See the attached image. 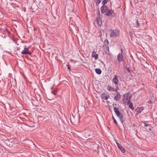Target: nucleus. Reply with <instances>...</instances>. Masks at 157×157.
<instances>
[{
    "label": "nucleus",
    "instance_id": "f257e3e1",
    "mask_svg": "<svg viewBox=\"0 0 157 157\" xmlns=\"http://www.w3.org/2000/svg\"><path fill=\"white\" fill-rule=\"evenodd\" d=\"M124 98L123 101L124 104H128L130 102V99L131 96L130 95L129 93H126L123 95Z\"/></svg>",
    "mask_w": 157,
    "mask_h": 157
},
{
    "label": "nucleus",
    "instance_id": "f03ea898",
    "mask_svg": "<svg viewBox=\"0 0 157 157\" xmlns=\"http://www.w3.org/2000/svg\"><path fill=\"white\" fill-rule=\"evenodd\" d=\"M110 36V37H117L119 36L120 32L118 30H112L109 31Z\"/></svg>",
    "mask_w": 157,
    "mask_h": 157
},
{
    "label": "nucleus",
    "instance_id": "7ed1b4c3",
    "mask_svg": "<svg viewBox=\"0 0 157 157\" xmlns=\"http://www.w3.org/2000/svg\"><path fill=\"white\" fill-rule=\"evenodd\" d=\"M101 12L102 13L105 14L109 10L108 7L107 6H102L101 8Z\"/></svg>",
    "mask_w": 157,
    "mask_h": 157
},
{
    "label": "nucleus",
    "instance_id": "20e7f679",
    "mask_svg": "<svg viewBox=\"0 0 157 157\" xmlns=\"http://www.w3.org/2000/svg\"><path fill=\"white\" fill-rule=\"evenodd\" d=\"M117 59L120 62L124 60V57L122 53H119L117 56Z\"/></svg>",
    "mask_w": 157,
    "mask_h": 157
},
{
    "label": "nucleus",
    "instance_id": "39448f33",
    "mask_svg": "<svg viewBox=\"0 0 157 157\" xmlns=\"http://www.w3.org/2000/svg\"><path fill=\"white\" fill-rule=\"evenodd\" d=\"M114 11L111 10H109L105 13V14L109 17H112L113 16L114 13Z\"/></svg>",
    "mask_w": 157,
    "mask_h": 157
},
{
    "label": "nucleus",
    "instance_id": "423d86ee",
    "mask_svg": "<svg viewBox=\"0 0 157 157\" xmlns=\"http://www.w3.org/2000/svg\"><path fill=\"white\" fill-rule=\"evenodd\" d=\"M104 43L105 46H106V50L107 51H106V53H109V48L108 45L109 44V42L107 39H105L104 41Z\"/></svg>",
    "mask_w": 157,
    "mask_h": 157
},
{
    "label": "nucleus",
    "instance_id": "0eeeda50",
    "mask_svg": "<svg viewBox=\"0 0 157 157\" xmlns=\"http://www.w3.org/2000/svg\"><path fill=\"white\" fill-rule=\"evenodd\" d=\"M112 81L116 85H118L119 81L117 75H115L114 77L113 78Z\"/></svg>",
    "mask_w": 157,
    "mask_h": 157
},
{
    "label": "nucleus",
    "instance_id": "6e6552de",
    "mask_svg": "<svg viewBox=\"0 0 157 157\" xmlns=\"http://www.w3.org/2000/svg\"><path fill=\"white\" fill-rule=\"evenodd\" d=\"M109 97V95H108L105 93H103L101 95V98L106 100H107Z\"/></svg>",
    "mask_w": 157,
    "mask_h": 157
},
{
    "label": "nucleus",
    "instance_id": "1a4fd4ad",
    "mask_svg": "<svg viewBox=\"0 0 157 157\" xmlns=\"http://www.w3.org/2000/svg\"><path fill=\"white\" fill-rule=\"evenodd\" d=\"M94 132L93 130L90 129L88 130L85 133L86 136H92L94 134Z\"/></svg>",
    "mask_w": 157,
    "mask_h": 157
},
{
    "label": "nucleus",
    "instance_id": "9d476101",
    "mask_svg": "<svg viewBox=\"0 0 157 157\" xmlns=\"http://www.w3.org/2000/svg\"><path fill=\"white\" fill-rule=\"evenodd\" d=\"M21 53L23 54H29V48H26V47L25 46L24 49L23 51L21 52Z\"/></svg>",
    "mask_w": 157,
    "mask_h": 157
},
{
    "label": "nucleus",
    "instance_id": "9b49d317",
    "mask_svg": "<svg viewBox=\"0 0 157 157\" xmlns=\"http://www.w3.org/2000/svg\"><path fill=\"white\" fill-rule=\"evenodd\" d=\"M121 99V94L119 92L117 93L116 94L114 97V100L117 101Z\"/></svg>",
    "mask_w": 157,
    "mask_h": 157
},
{
    "label": "nucleus",
    "instance_id": "f8f14e48",
    "mask_svg": "<svg viewBox=\"0 0 157 157\" xmlns=\"http://www.w3.org/2000/svg\"><path fill=\"white\" fill-rule=\"evenodd\" d=\"M143 110V107H137L136 109V114L137 115H138L139 114L141 113L142 111Z\"/></svg>",
    "mask_w": 157,
    "mask_h": 157
},
{
    "label": "nucleus",
    "instance_id": "ddd939ff",
    "mask_svg": "<svg viewBox=\"0 0 157 157\" xmlns=\"http://www.w3.org/2000/svg\"><path fill=\"white\" fill-rule=\"evenodd\" d=\"M117 144L118 146V148L121 150L122 153H124L125 151L124 148L120 144L117 143Z\"/></svg>",
    "mask_w": 157,
    "mask_h": 157
},
{
    "label": "nucleus",
    "instance_id": "4468645a",
    "mask_svg": "<svg viewBox=\"0 0 157 157\" xmlns=\"http://www.w3.org/2000/svg\"><path fill=\"white\" fill-rule=\"evenodd\" d=\"M92 56L95 59H97L98 57V55L94 51L92 52Z\"/></svg>",
    "mask_w": 157,
    "mask_h": 157
},
{
    "label": "nucleus",
    "instance_id": "2eb2a0df",
    "mask_svg": "<svg viewBox=\"0 0 157 157\" xmlns=\"http://www.w3.org/2000/svg\"><path fill=\"white\" fill-rule=\"evenodd\" d=\"M119 118H120V121H121L122 124H123V122L124 121V116L123 114L122 113L120 115L118 116Z\"/></svg>",
    "mask_w": 157,
    "mask_h": 157
},
{
    "label": "nucleus",
    "instance_id": "dca6fc26",
    "mask_svg": "<svg viewBox=\"0 0 157 157\" xmlns=\"http://www.w3.org/2000/svg\"><path fill=\"white\" fill-rule=\"evenodd\" d=\"M114 111L118 117L122 114L120 113L118 109L115 107H114Z\"/></svg>",
    "mask_w": 157,
    "mask_h": 157
},
{
    "label": "nucleus",
    "instance_id": "f3484780",
    "mask_svg": "<svg viewBox=\"0 0 157 157\" xmlns=\"http://www.w3.org/2000/svg\"><path fill=\"white\" fill-rule=\"evenodd\" d=\"M97 22L99 25H101L102 24V20L100 17H98L97 18Z\"/></svg>",
    "mask_w": 157,
    "mask_h": 157
},
{
    "label": "nucleus",
    "instance_id": "a211bd4d",
    "mask_svg": "<svg viewBox=\"0 0 157 157\" xmlns=\"http://www.w3.org/2000/svg\"><path fill=\"white\" fill-rule=\"evenodd\" d=\"M95 72L98 74L100 75L101 73V69L98 68L95 69Z\"/></svg>",
    "mask_w": 157,
    "mask_h": 157
},
{
    "label": "nucleus",
    "instance_id": "6ab92c4d",
    "mask_svg": "<svg viewBox=\"0 0 157 157\" xmlns=\"http://www.w3.org/2000/svg\"><path fill=\"white\" fill-rule=\"evenodd\" d=\"M107 89L109 91H114V88L110 86L108 87Z\"/></svg>",
    "mask_w": 157,
    "mask_h": 157
},
{
    "label": "nucleus",
    "instance_id": "aec40b11",
    "mask_svg": "<svg viewBox=\"0 0 157 157\" xmlns=\"http://www.w3.org/2000/svg\"><path fill=\"white\" fill-rule=\"evenodd\" d=\"M127 105H129V107L130 109H132V110L134 109V108L133 107V104L131 102L128 103Z\"/></svg>",
    "mask_w": 157,
    "mask_h": 157
},
{
    "label": "nucleus",
    "instance_id": "412c9836",
    "mask_svg": "<svg viewBox=\"0 0 157 157\" xmlns=\"http://www.w3.org/2000/svg\"><path fill=\"white\" fill-rule=\"evenodd\" d=\"M108 0H103L102 2L103 6H105V5L108 2Z\"/></svg>",
    "mask_w": 157,
    "mask_h": 157
},
{
    "label": "nucleus",
    "instance_id": "4be33fe9",
    "mask_svg": "<svg viewBox=\"0 0 157 157\" xmlns=\"http://www.w3.org/2000/svg\"><path fill=\"white\" fill-rule=\"evenodd\" d=\"M101 1V0H94V2L97 5L99 4Z\"/></svg>",
    "mask_w": 157,
    "mask_h": 157
},
{
    "label": "nucleus",
    "instance_id": "5701e85b",
    "mask_svg": "<svg viewBox=\"0 0 157 157\" xmlns=\"http://www.w3.org/2000/svg\"><path fill=\"white\" fill-rule=\"evenodd\" d=\"M119 89V87L118 86H116L115 88V89L114 88V91L116 92V93L118 92V90Z\"/></svg>",
    "mask_w": 157,
    "mask_h": 157
},
{
    "label": "nucleus",
    "instance_id": "b1692460",
    "mask_svg": "<svg viewBox=\"0 0 157 157\" xmlns=\"http://www.w3.org/2000/svg\"><path fill=\"white\" fill-rule=\"evenodd\" d=\"M136 27L138 28L140 26V24L138 20L136 21Z\"/></svg>",
    "mask_w": 157,
    "mask_h": 157
},
{
    "label": "nucleus",
    "instance_id": "393cba45",
    "mask_svg": "<svg viewBox=\"0 0 157 157\" xmlns=\"http://www.w3.org/2000/svg\"><path fill=\"white\" fill-rule=\"evenodd\" d=\"M113 120H114V122L116 124H117V121H116V119L114 118V117H113Z\"/></svg>",
    "mask_w": 157,
    "mask_h": 157
},
{
    "label": "nucleus",
    "instance_id": "a878e982",
    "mask_svg": "<svg viewBox=\"0 0 157 157\" xmlns=\"http://www.w3.org/2000/svg\"><path fill=\"white\" fill-rule=\"evenodd\" d=\"M144 126H145V127H147V126H148L149 125L148 124H147L146 123H144Z\"/></svg>",
    "mask_w": 157,
    "mask_h": 157
},
{
    "label": "nucleus",
    "instance_id": "bb28decb",
    "mask_svg": "<svg viewBox=\"0 0 157 157\" xmlns=\"http://www.w3.org/2000/svg\"><path fill=\"white\" fill-rule=\"evenodd\" d=\"M67 68L68 69H69L70 70V67H69V66L68 65H67Z\"/></svg>",
    "mask_w": 157,
    "mask_h": 157
},
{
    "label": "nucleus",
    "instance_id": "cd10ccee",
    "mask_svg": "<svg viewBox=\"0 0 157 157\" xmlns=\"http://www.w3.org/2000/svg\"><path fill=\"white\" fill-rule=\"evenodd\" d=\"M52 94H54V95H56V94L55 93H54V92L53 91H52Z\"/></svg>",
    "mask_w": 157,
    "mask_h": 157
},
{
    "label": "nucleus",
    "instance_id": "c85d7f7f",
    "mask_svg": "<svg viewBox=\"0 0 157 157\" xmlns=\"http://www.w3.org/2000/svg\"><path fill=\"white\" fill-rule=\"evenodd\" d=\"M127 70L128 72H130V71L128 68H127Z\"/></svg>",
    "mask_w": 157,
    "mask_h": 157
},
{
    "label": "nucleus",
    "instance_id": "c756f323",
    "mask_svg": "<svg viewBox=\"0 0 157 157\" xmlns=\"http://www.w3.org/2000/svg\"><path fill=\"white\" fill-rule=\"evenodd\" d=\"M121 53H123V50L122 49H121Z\"/></svg>",
    "mask_w": 157,
    "mask_h": 157
},
{
    "label": "nucleus",
    "instance_id": "7c9ffc66",
    "mask_svg": "<svg viewBox=\"0 0 157 157\" xmlns=\"http://www.w3.org/2000/svg\"><path fill=\"white\" fill-rule=\"evenodd\" d=\"M31 141L32 142V143L34 145V143H33V142L32 141Z\"/></svg>",
    "mask_w": 157,
    "mask_h": 157
},
{
    "label": "nucleus",
    "instance_id": "2f4dec72",
    "mask_svg": "<svg viewBox=\"0 0 157 157\" xmlns=\"http://www.w3.org/2000/svg\"><path fill=\"white\" fill-rule=\"evenodd\" d=\"M149 130H150V131H151V128H149Z\"/></svg>",
    "mask_w": 157,
    "mask_h": 157
},
{
    "label": "nucleus",
    "instance_id": "473e14b6",
    "mask_svg": "<svg viewBox=\"0 0 157 157\" xmlns=\"http://www.w3.org/2000/svg\"><path fill=\"white\" fill-rule=\"evenodd\" d=\"M53 88V87H51V89H52V88Z\"/></svg>",
    "mask_w": 157,
    "mask_h": 157
}]
</instances>
